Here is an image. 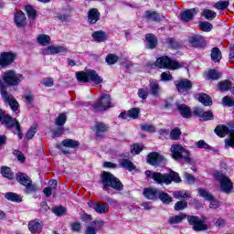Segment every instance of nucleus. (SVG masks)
Instances as JSON below:
<instances>
[{"instance_id": "f257e3e1", "label": "nucleus", "mask_w": 234, "mask_h": 234, "mask_svg": "<svg viewBox=\"0 0 234 234\" xmlns=\"http://www.w3.org/2000/svg\"><path fill=\"white\" fill-rule=\"evenodd\" d=\"M145 175L148 176V178H152L154 180V182H157V184H166V186H169L171 182H176L177 184L182 182L180 176L176 172H171L170 174L163 175L158 172H152L151 170H147Z\"/></svg>"}, {"instance_id": "f03ea898", "label": "nucleus", "mask_w": 234, "mask_h": 234, "mask_svg": "<svg viewBox=\"0 0 234 234\" xmlns=\"http://www.w3.org/2000/svg\"><path fill=\"white\" fill-rule=\"evenodd\" d=\"M101 184L104 191H108L109 187L115 189V191H122L123 189L122 182L109 172L101 173Z\"/></svg>"}, {"instance_id": "7ed1b4c3", "label": "nucleus", "mask_w": 234, "mask_h": 234, "mask_svg": "<svg viewBox=\"0 0 234 234\" xmlns=\"http://www.w3.org/2000/svg\"><path fill=\"white\" fill-rule=\"evenodd\" d=\"M171 156L174 160H184L186 164H191V154L182 144H175L170 147Z\"/></svg>"}, {"instance_id": "20e7f679", "label": "nucleus", "mask_w": 234, "mask_h": 234, "mask_svg": "<svg viewBox=\"0 0 234 234\" xmlns=\"http://www.w3.org/2000/svg\"><path fill=\"white\" fill-rule=\"evenodd\" d=\"M76 78L78 81H80L81 83H87L90 80L93 81L95 85H100V83H103V79L100 77V75H98V73L92 69H90L87 72H77Z\"/></svg>"}, {"instance_id": "39448f33", "label": "nucleus", "mask_w": 234, "mask_h": 234, "mask_svg": "<svg viewBox=\"0 0 234 234\" xmlns=\"http://www.w3.org/2000/svg\"><path fill=\"white\" fill-rule=\"evenodd\" d=\"M155 67L158 69H168L169 70H176L182 69L184 64L179 63L176 60L169 58L167 56L160 57L155 61Z\"/></svg>"}, {"instance_id": "423d86ee", "label": "nucleus", "mask_w": 234, "mask_h": 234, "mask_svg": "<svg viewBox=\"0 0 234 234\" xmlns=\"http://www.w3.org/2000/svg\"><path fill=\"white\" fill-rule=\"evenodd\" d=\"M2 79L6 85L17 87V85H19L20 82L25 80V77H23L21 73H17L15 70H7L3 73Z\"/></svg>"}, {"instance_id": "0eeeda50", "label": "nucleus", "mask_w": 234, "mask_h": 234, "mask_svg": "<svg viewBox=\"0 0 234 234\" xmlns=\"http://www.w3.org/2000/svg\"><path fill=\"white\" fill-rule=\"evenodd\" d=\"M216 134L220 136V138H224L226 134H229V138L225 140V147L229 149V147L234 148V130H230L228 126L218 125L215 129Z\"/></svg>"}, {"instance_id": "6e6552de", "label": "nucleus", "mask_w": 234, "mask_h": 234, "mask_svg": "<svg viewBox=\"0 0 234 234\" xmlns=\"http://www.w3.org/2000/svg\"><path fill=\"white\" fill-rule=\"evenodd\" d=\"M215 178L218 180V182H219L220 189L223 191V193L229 195V193L233 191V182H231V179H229L228 176L217 172L215 174Z\"/></svg>"}, {"instance_id": "1a4fd4ad", "label": "nucleus", "mask_w": 234, "mask_h": 234, "mask_svg": "<svg viewBox=\"0 0 234 234\" xmlns=\"http://www.w3.org/2000/svg\"><path fill=\"white\" fill-rule=\"evenodd\" d=\"M16 180L21 184V186H26V193L30 195V193H36L37 191V186L32 184V179L27 175L23 173H18L16 175Z\"/></svg>"}, {"instance_id": "9d476101", "label": "nucleus", "mask_w": 234, "mask_h": 234, "mask_svg": "<svg viewBox=\"0 0 234 234\" xmlns=\"http://www.w3.org/2000/svg\"><path fill=\"white\" fill-rule=\"evenodd\" d=\"M111 107H112L111 96L109 94H104L100 97L99 101L95 104H93V111H107L108 109H111Z\"/></svg>"}, {"instance_id": "9b49d317", "label": "nucleus", "mask_w": 234, "mask_h": 234, "mask_svg": "<svg viewBox=\"0 0 234 234\" xmlns=\"http://www.w3.org/2000/svg\"><path fill=\"white\" fill-rule=\"evenodd\" d=\"M187 222L190 226H193L194 231H206L207 225L204 223V220L197 216H188Z\"/></svg>"}, {"instance_id": "f8f14e48", "label": "nucleus", "mask_w": 234, "mask_h": 234, "mask_svg": "<svg viewBox=\"0 0 234 234\" xmlns=\"http://www.w3.org/2000/svg\"><path fill=\"white\" fill-rule=\"evenodd\" d=\"M0 123H5L6 127H15L14 133L17 134L18 138H23V133H21V126L19 125V122L16 119L10 117V115L5 116L2 122Z\"/></svg>"}, {"instance_id": "ddd939ff", "label": "nucleus", "mask_w": 234, "mask_h": 234, "mask_svg": "<svg viewBox=\"0 0 234 234\" xmlns=\"http://www.w3.org/2000/svg\"><path fill=\"white\" fill-rule=\"evenodd\" d=\"M175 85L180 94H187L193 89V82L187 79H179L175 81Z\"/></svg>"}, {"instance_id": "4468645a", "label": "nucleus", "mask_w": 234, "mask_h": 234, "mask_svg": "<svg viewBox=\"0 0 234 234\" xmlns=\"http://www.w3.org/2000/svg\"><path fill=\"white\" fill-rule=\"evenodd\" d=\"M0 92H1L4 100H5V101H7V103H8V105H10L12 111H14V112L17 111V108L19 107L17 101L14 100L13 97H10L8 95V92L6 91V85L3 84V82H1V81H0Z\"/></svg>"}, {"instance_id": "2eb2a0df", "label": "nucleus", "mask_w": 234, "mask_h": 234, "mask_svg": "<svg viewBox=\"0 0 234 234\" xmlns=\"http://www.w3.org/2000/svg\"><path fill=\"white\" fill-rule=\"evenodd\" d=\"M69 49L63 46H49L42 49L43 56H52L54 54H66Z\"/></svg>"}, {"instance_id": "dca6fc26", "label": "nucleus", "mask_w": 234, "mask_h": 234, "mask_svg": "<svg viewBox=\"0 0 234 234\" xmlns=\"http://www.w3.org/2000/svg\"><path fill=\"white\" fill-rule=\"evenodd\" d=\"M16 59V54L10 52H4L0 55V69L4 67H8L11 63H14Z\"/></svg>"}, {"instance_id": "f3484780", "label": "nucleus", "mask_w": 234, "mask_h": 234, "mask_svg": "<svg viewBox=\"0 0 234 234\" xmlns=\"http://www.w3.org/2000/svg\"><path fill=\"white\" fill-rule=\"evenodd\" d=\"M90 207H92L99 215H103L109 211V204L101 202H90Z\"/></svg>"}, {"instance_id": "a211bd4d", "label": "nucleus", "mask_w": 234, "mask_h": 234, "mask_svg": "<svg viewBox=\"0 0 234 234\" xmlns=\"http://www.w3.org/2000/svg\"><path fill=\"white\" fill-rule=\"evenodd\" d=\"M188 43L190 47H194L195 48H202L206 47V40L202 36H192L188 38Z\"/></svg>"}, {"instance_id": "6ab92c4d", "label": "nucleus", "mask_w": 234, "mask_h": 234, "mask_svg": "<svg viewBox=\"0 0 234 234\" xmlns=\"http://www.w3.org/2000/svg\"><path fill=\"white\" fill-rule=\"evenodd\" d=\"M15 23L18 28H23L27 27V16L23 11H17L15 13Z\"/></svg>"}, {"instance_id": "aec40b11", "label": "nucleus", "mask_w": 234, "mask_h": 234, "mask_svg": "<svg viewBox=\"0 0 234 234\" xmlns=\"http://www.w3.org/2000/svg\"><path fill=\"white\" fill-rule=\"evenodd\" d=\"M42 228L43 222H41L39 219H34L28 223V229L33 234L41 233Z\"/></svg>"}, {"instance_id": "412c9836", "label": "nucleus", "mask_w": 234, "mask_h": 234, "mask_svg": "<svg viewBox=\"0 0 234 234\" xmlns=\"http://www.w3.org/2000/svg\"><path fill=\"white\" fill-rule=\"evenodd\" d=\"M109 131V126L103 122H96L94 126V133L97 136V138H101L103 136L104 133H107Z\"/></svg>"}, {"instance_id": "4be33fe9", "label": "nucleus", "mask_w": 234, "mask_h": 234, "mask_svg": "<svg viewBox=\"0 0 234 234\" xmlns=\"http://www.w3.org/2000/svg\"><path fill=\"white\" fill-rule=\"evenodd\" d=\"M164 161V157L159 155L158 153L153 152L147 157V163L151 165H158Z\"/></svg>"}, {"instance_id": "5701e85b", "label": "nucleus", "mask_w": 234, "mask_h": 234, "mask_svg": "<svg viewBox=\"0 0 234 234\" xmlns=\"http://www.w3.org/2000/svg\"><path fill=\"white\" fill-rule=\"evenodd\" d=\"M98 21H100V13L98 12V9H90L88 13V23H90V25H96Z\"/></svg>"}, {"instance_id": "b1692460", "label": "nucleus", "mask_w": 234, "mask_h": 234, "mask_svg": "<svg viewBox=\"0 0 234 234\" xmlns=\"http://www.w3.org/2000/svg\"><path fill=\"white\" fill-rule=\"evenodd\" d=\"M160 191L156 188H144V197L148 200H156L158 198Z\"/></svg>"}, {"instance_id": "393cba45", "label": "nucleus", "mask_w": 234, "mask_h": 234, "mask_svg": "<svg viewBox=\"0 0 234 234\" xmlns=\"http://www.w3.org/2000/svg\"><path fill=\"white\" fill-rule=\"evenodd\" d=\"M198 12L197 8H192V9H188L186 11H184L183 13H181V19L182 21H191L193 19V16H197Z\"/></svg>"}, {"instance_id": "a878e982", "label": "nucleus", "mask_w": 234, "mask_h": 234, "mask_svg": "<svg viewBox=\"0 0 234 234\" xmlns=\"http://www.w3.org/2000/svg\"><path fill=\"white\" fill-rule=\"evenodd\" d=\"M91 37L97 43H101L107 39V34H105V31L102 30L95 31L92 33Z\"/></svg>"}, {"instance_id": "bb28decb", "label": "nucleus", "mask_w": 234, "mask_h": 234, "mask_svg": "<svg viewBox=\"0 0 234 234\" xmlns=\"http://www.w3.org/2000/svg\"><path fill=\"white\" fill-rule=\"evenodd\" d=\"M144 17L148 21H162V17L156 11H145Z\"/></svg>"}, {"instance_id": "cd10ccee", "label": "nucleus", "mask_w": 234, "mask_h": 234, "mask_svg": "<svg viewBox=\"0 0 234 234\" xmlns=\"http://www.w3.org/2000/svg\"><path fill=\"white\" fill-rule=\"evenodd\" d=\"M196 98H197V100H198V101H200V103L205 105V107H207V105H211V103H212L211 97H209L206 93L197 94L196 96Z\"/></svg>"}, {"instance_id": "c85d7f7f", "label": "nucleus", "mask_w": 234, "mask_h": 234, "mask_svg": "<svg viewBox=\"0 0 234 234\" xmlns=\"http://www.w3.org/2000/svg\"><path fill=\"white\" fill-rule=\"evenodd\" d=\"M26 14L28 19L32 21H36V17H37V11L32 5H26L25 7Z\"/></svg>"}, {"instance_id": "c756f323", "label": "nucleus", "mask_w": 234, "mask_h": 234, "mask_svg": "<svg viewBox=\"0 0 234 234\" xmlns=\"http://www.w3.org/2000/svg\"><path fill=\"white\" fill-rule=\"evenodd\" d=\"M119 164L121 167H123L124 169H128V171H134V169H136V165H134L133 162L129 161V159H121L119 161Z\"/></svg>"}, {"instance_id": "7c9ffc66", "label": "nucleus", "mask_w": 234, "mask_h": 234, "mask_svg": "<svg viewBox=\"0 0 234 234\" xmlns=\"http://www.w3.org/2000/svg\"><path fill=\"white\" fill-rule=\"evenodd\" d=\"M210 56L214 63H218L220 59H222V52H220V49H218V48H213Z\"/></svg>"}, {"instance_id": "2f4dec72", "label": "nucleus", "mask_w": 234, "mask_h": 234, "mask_svg": "<svg viewBox=\"0 0 234 234\" xmlns=\"http://www.w3.org/2000/svg\"><path fill=\"white\" fill-rule=\"evenodd\" d=\"M150 92L152 96H158L160 94V84L156 80H150Z\"/></svg>"}, {"instance_id": "473e14b6", "label": "nucleus", "mask_w": 234, "mask_h": 234, "mask_svg": "<svg viewBox=\"0 0 234 234\" xmlns=\"http://www.w3.org/2000/svg\"><path fill=\"white\" fill-rule=\"evenodd\" d=\"M181 116H183V118H190L191 116V109H189V107H187L186 105L181 104L177 107Z\"/></svg>"}, {"instance_id": "72a5a7b5", "label": "nucleus", "mask_w": 234, "mask_h": 234, "mask_svg": "<svg viewBox=\"0 0 234 234\" xmlns=\"http://www.w3.org/2000/svg\"><path fill=\"white\" fill-rule=\"evenodd\" d=\"M5 197L11 202H23V197H21V196L17 195L16 193L7 192L5 193Z\"/></svg>"}, {"instance_id": "f704fd0d", "label": "nucleus", "mask_w": 234, "mask_h": 234, "mask_svg": "<svg viewBox=\"0 0 234 234\" xmlns=\"http://www.w3.org/2000/svg\"><path fill=\"white\" fill-rule=\"evenodd\" d=\"M187 215L186 214H180L177 216H173L169 218L168 222L169 224H180L183 220H186Z\"/></svg>"}, {"instance_id": "c9c22d12", "label": "nucleus", "mask_w": 234, "mask_h": 234, "mask_svg": "<svg viewBox=\"0 0 234 234\" xmlns=\"http://www.w3.org/2000/svg\"><path fill=\"white\" fill-rule=\"evenodd\" d=\"M67 123V115L65 113H59L55 119V125L58 127H63Z\"/></svg>"}, {"instance_id": "e433bc0d", "label": "nucleus", "mask_w": 234, "mask_h": 234, "mask_svg": "<svg viewBox=\"0 0 234 234\" xmlns=\"http://www.w3.org/2000/svg\"><path fill=\"white\" fill-rule=\"evenodd\" d=\"M62 144L64 147H70L71 149H74L76 147H79L80 142L74 141L72 139H65L62 141Z\"/></svg>"}, {"instance_id": "4c0bfd02", "label": "nucleus", "mask_w": 234, "mask_h": 234, "mask_svg": "<svg viewBox=\"0 0 234 234\" xmlns=\"http://www.w3.org/2000/svg\"><path fill=\"white\" fill-rule=\"evenodd\" d=\"M201 16H203V17L207 18L208 21H211L217 17V13L210 9H204Z\"/></svg>"}, {"instance_id": "58836bf2", "label": "nucleus", "mask_w": 234, "mask_h": 234, "mask_svg": "<svg viewBox=\"0 0 234 234\" xmlns=\"http://www.w3.org/2000/svg\"><path fill=\"white\" fill-rule=\"evenodd\" d=\"M157 198H159L163 204H171L173 200L171 197L167 195V193L162 191H159Z\"/></svg>"}, {"instance_id": "ea45409f", "label": "nucleus", "mask_w": 234, "mask_h": 234, "mask_svg": "<svg viewBox=\"0 0 234 234\" xmlns=\"http://www.w3.org/2000/svg\"><path fill=\"white\" fill-rule=\"evenodd\" d=\"M37 43H39V45H42L43 47H47V45L50 43V37L43 34L39 35L37 37Z\"/></svg>"}, {"instance_id": "a19ab883", "label": "nucleus", "mask_w": 234, "mask_h": 234, "mask_svg": "<svg viewBox=\"0 0 234 234\" xmlns=\"http://www.w3.org/2000/svg\"><path fill=\"white\" fill-rule=\"evenodd\" d=\"M146 41L148 43L149 48H154L158 43L156 37L151 34L146 35Z\"/></svg>"}, {"instance_id": "79ce46f5", "label": "nucleus", "mask_w": 234, "mask_h": 234, "mask_svg": "<svg viewBox=\"0 0 234 234\" xmlns=\"http://www.w3.org/2000/svg\"><path fill=\"white\" fill-rule=\"evenodd\" d=\"M199 28L203 32H211L213 30V25L207 21L199 23Z\"/></svg>"}, {"instance_id": "37998d69", "label": "nucleus", "mask_w": 234, "mask_h": 234, "mask_svg": "<svg viewBox=\"0 0 234 234\" xmlns=\"http://www.w3.org/2000/svg\"><path fill=\"white\" fill-rule=\"evenodd\" d=\"M199 197L205 200H213V195L204 188H198Z\"/></svg>"}, {"instance_id": "c03bdc74", "label": "nucleus", "mask_w": 234, "mask_h": 234, "mask_svg": "<svg viewBox=\"0 0 234 234\" xmlns=\"http://www.w3.org/2000/svg\"><path fill=\"white\" fill-rule=\"evenodd\" d=\"M229 6V1H218L215 5L214 8H216L217 10H226V8H228Z\"/></svg>"}, {"instance_id": "a18cd8bd", "label": "nucleus", "mask_w": 234, "mask_h": 234, "mask_svg": "<svg viewBox=\"0 0 234 234\" xmlns=\"http://www.w3.org/2000/svg\"><path fill=\"white\" fill-rule=\"evenodd\" d=\"M175 198H177L178 200H181V198H187L189 197V192L186 190H179L174 192Z\"/></svg>"}, {"instance_id": "49530a36", "label": "nucleus", "mask_w": 234, "mask_h": 234, "mask_svg": "<svg viewBox=\"0 0 234 234\" xmlns=\"http://www.w3.org/2000/svg\"><path fill=\"white\" fill-rule=\"evenodd\" d=\"M2 175L5 178H8V180H12V178H14V173H12L10 167L7 166L2 167Z\"/></svg>"}, {"instance_id": "de8ad7c7", "label": "nucleus", "mask_w": 234, "mask_h": 234, "mask_svg": "<svg viewBox=\"0 0 234 234\" xmlns=\"http://www.w3.org/2000/svg\"><path fill=\"white\" fill-rule=\"evenodd\" d=\"M218 89L222 92H226V90H229V89H231V82L229 80L219 82Z\"/></svg>"}, {"instance_id": "09e8293b", "label": "nucleus", "mask_w": 234, "mask_h": 234, "mask_svg": "<svg viewBox=\"0 0 234 234\" xmlns=\"http://www.w3.org/2000/svg\"><path fill=\"white\" fill-rule=\"evenodd\" d=\"M52 211L57 217H63V215L67 214V208L63 207H55Z\"/></svg>"}, {"instance_id": "8fccbe9b", "label": "nucleus", "mask_w": 234, "mask_h": 234, "mask_svg": "<svg viewBox=\"0 0 234 234\" xmlns=\"http://www.w3.org/2000/svg\"><path fill=\"white\" fill-rule=\"evenodd\" d=\"M118 56H116L115 54H109L106 57V63H108V65H114V63L118 62Z\"/></svg>"}, {"instance_id": "3c124183", "label": "nucleus", "mask_w": 234, "mask_h": 234, "mask_svg": "<svg viewBox=\"0 0 234 234\" xmlns=\"http://www.w3.org/2000/svg\"><path fill=\"white\" fill-rule=\"evenodd\" d=\"M222 74L218 73V71L215 69H209L207 72V78L208 80H218Z\"/></svg>"}, {"instance_id": "603ef678", "label": "nucleus", "mask_w": 234, "mask_h": 234, "mask_svg": "<svg viewBox=\"0 0 234 234\" xmlns=\"http://www.w3.org/2000/svg\"><path fill=\"white\" fill-rule=\"evenodd\" d=\"M53 138H59L63 133H65V128L63 126H58L56 130H51Z\"/></svg>"}, {"instance_id": "864d4df0", "label": "nucleus", "mask_w": 234, "mask_h": 234, "mask_svg": "<svg viewBox=\"0 0 234 234\" xmlns=\"http://www.w3.org/2000/svg\"><path fill=\"white\" fill-rule=\"evenodd\" d=\"M130 118H133V120H136L138 116H140V108H133L128 111Z\"/></svg>"}, {"instance_id": "5fc2aeb1", "label": "nucleus", "mask_w": 234, "mask_h": 234, "mask_svg": "<svg viewBox=\"0 0 234 234\" xmlns=\"http://www.w3.org/2000/svg\"><path fill=\"white\" fill-rule=\"evenodd\" d=\"M160 78L161 81H173V75H171V72L169 71L163 72L160 75Z\"/></svg>"}, {"instance_id": "6e6d98bb", "label": "nucleus", "mask_w": 234, "mask_h": 234, "mask_svg": "<svg viewBox=\"0 0 234 234\" xmlns=\"http://www.w3.org/2000/svg\"><path fill=\"white\" fill-rule=\"evenodd\" d=\"M187 207V202L186 201H178L175 205L176 211H182Z\"/></svg>"}, {"instance_id": "4d7b16f0", "label": "nucleus", "mask_w": 234, "mask_h": 234, "mask_svg": "<svg viewBox=\"0 0 234 234\" xmlns=\"http://www.w3.org/2000/svg\"><path fill=\"white\" fill-rule=\"evenodd\" d=\"M180 134H182V132H180V129L176 128L171 131L170 138L171 140H178V138H180Z\"/></svg>"}, {"instance_id": "13d9d810", "label": "nucleus", "mask_w": 234, "mask_h": 234, "mask_svg": "<svg viewBox=\"0 0 234 234\" xmlns=\"http://www.w3.org/2000/svg\"><path fill=\"white\" fill-rule=\"evenodd\" d=\"M138 96L141 100H147V96H149V91L147 89L141 88L138 90Z\"/></svg>"}, {"instance_id": "bf43d9fd", "label": "nucleus", "mask_w": 234, "mask_h": 234, "mask_svg": "<svg viewBox=\"0 0 234 234\" xmlns=\"http://www.w3.org/2000/svg\"><path fill=\"white\" fill-rule=\"evenodd\" d=\"M208 201L210 202L209 207L211 209H218V207H220V202L215 199L214 197H212V199H208Z\"/></svg>"}, {"instance_id": "052dcab7", "label": "nucleus", "mask_w": 234, "mask_h": 234, "mask_svg": "<svg viewBox=\"0 0 234 234\" xmlns=\"http://www.w3.org/2000/svg\"><path fill=\"white\" fill-rule=\"evenodd\" d=\"M223 105H227L228 107H233L234 100L229 96H226L222 99Z\"/></svg>"}, {"instance_id": "680f3d73", "label": "nucleus", "mask_w": 234, "mask_h": 234, "mask_svg": "<svg viewBox=\"0 0 234 234\" xmlns=\"http://www.w3.org/2000/svg\"><path fill=\"white\" fill-rule=\"evenodd\" d=\"M142 145L140 144H133L132 147H131V153L132 154H140V153H142Z\"/></svg>"}, {"instance_id": "e2e57ef3", "label": "nucleus", "mask_w": 234, "mask_h": 234, "mask_svg": "<svg viewBox=\"0 0 234 234\" xmlns=\"http://www.w3.org/2000/svg\"><path fill=\"white\" fill-rule=\"evenodd\" d=\"M37 133L36 126H32L26 134L27 140H32Z\"/></svg>"}, {"instance_id": "0e129e2a", "label": "nucleus", "mask_w": 234, "mask_h": 234, "mask_svg": "<svg viewBox=\"0 0 234 234\" xmlns=\"http://www.w3.org/2000/svg\"><path fill=\"white\" fill-rule=\"evenodd\" d=\"M201 118L204 122H207L208 120H213V112H203V114L201 115Z\"/></svg>"}, {"instance_id": "69168bd1", "label": "nucleus", "mask_w": 234, "mask_h": 234, "mask_svg": "<svg viewBox=\"0 0 234 234\" xmlns=\"http://www.w3.org/2000/svg\"><path fill=\"white\" fill-rule=\"evenodd\" d=\"M197 147L198 149H211V146L207 144L204 140H200L197 143Z\"/></svg>"}, {"instance_id": "338daca9", "label": "nucleus", "mask_w": 234, "mask_h": 234, "mask_svg": "<svg viewBox=\"0 0 234 234\" xmlns=\"http://www.w3.org/2000/svg\"><path fill=\"white\" fill-rule=\"evenodd\" d=\"M71 229H72V231H75V233H80L81 231V223H80V222L72 223Z\"/></svg>"}, {"instance_id": "774afa93", "label": "nucleus", "mask_w": 234, "mask_h": 234, "mask_svg": "<svg viewBox=\"0 0 234 234\" xmlns=\"http://www.w3.org/2000/svg\"><path fill=\"white\" fill-rule=\"evenodd\" d=\"M56 19H58V21H60V23H65V22L69 21V16L68 15H65V14H58L56 16Z\"/></svg>"}]
</instances>
